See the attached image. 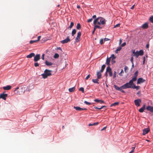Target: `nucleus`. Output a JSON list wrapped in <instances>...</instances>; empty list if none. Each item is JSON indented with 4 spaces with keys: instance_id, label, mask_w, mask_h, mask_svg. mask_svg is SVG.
<instances>
[{
    "instance_id": "obj_47",
    "label": "nucleus",
    "mask_w": 153,
    "mask_h": 153,
    "mask_svg": "<svg viewBox=\"0 0 153 153\" xmlns=\"http://www.w3.org/2000/svg\"><path fill=\"white\" fill-rule=\"evenodd\" d=\"M39 64L37 62H36L34 63V66L36 67H38L39 66Z\"/></svg>"
},
{
    "instance_id": "obj_7",
    "label": "nucleus",
    "mask_w": 153,
    "mask_h": 153,
    "mask_svg": "<svg viewBox=\"0 0 153 153\" xmlns=\"http://www.w3.org/2000/svg\"><path fill=\"white\" fill-rule=\"evenodd\" d=\"M128 83V87L127 88H131L133 89H136L137 90H138L140 88V86H136L133 83V84H129V82H127Z\"/></svg>"
},
{
    "instance_id": "obj_33",
    "label": "nucleus",
    "mask_w": 153,
    "mask_h": 153,
    "mask_svg": "<svg viewBox=\"0 0 153 153\" xmlns=\"http://www.w3.org/2000/svg\"><path fill=\"white\" fill-rule=\"evenodd\" d=\"M105 65H103L101 67V70L100 71H101V72H103L104 71L105 68Z\"/></svg>"
},
{
    "instance_id": "obj_56",
    "label": "nucleus",
    "mask_w": 153,
    "mask_h": 153,
    "mask_svg": "<svg viewBox=\"0 0 153 153\" xmlns=\"http://www.w3.org/2000/svg\"><path fill=\"white\" fill-rule=\"evenodd\" d=\"M94 108L95 109H99V110H100V109H102V108H101V107L100 108H98L97 107H94Z\"/></svg>"
},
{
    "instance_id": "obj_19",
    "label": "nucleus",
    "mask_w": 153,
    "mask_h": 153,
    "mask_svg": "<svg viewBox=\"0 0 153 153\" xmlns=\"http://www.w3.org/2000/svg\"><path fill=\"white\" fill-rule=\"evenodd\" d=\"M148 27V24L147 22L143 24L141 26V27L144 29H146Z\"/></svg>"
},
{
    "instance_id": "obj_26",
    "label": "nucleus",
    "mask_w": 153,
    "mask_h": 153,
    "mask_svg": "<svg viewBox=\"0 0 153 153\" xmlns=\"http://www.w3.org/2000/svg\"><path fill=\"white\" fill-rule=\"evenodd\" d=\"M75 89V87H74L72 88H69L68 89V90L70 92H72L74 91Z\"/></svg>"
},
{
    "instance_id": "obj_1",
    "label": "nucleus",
    "mask_w": 153,
    "mask_h": 153,
    "mask_svg": "<svg viewBox=\"0 0 153 153\" xmlns=\"http://www.w3.org/2000/svg\"><path fill=\"white\" fill-rule=\"evenodd\" d=\"M106 23L105 20L102 17H99L94 19L93 24L95 25H100L102 28L105 26Z\"/></svg>"
},
{
    "instance_id": "obj_18",
    "label": "nucleus",
    "mask_w": 153,
    "mask_h": 153,
    "mask_svg": "<svg viewBox=\"0 0 153 153\" xmlns=\"http://www.w3.org/2000/svg\"><path fill=\"white\" fill-rule=\"evenodd\" d=\"M146 109L151 112L153 113V107L152 106H149L146 107Z\"/></svg>"
},
{
    "instance_id": "obj_44",
    "label": "nucleus",
    "mask_w": 153,
    "mask_h": 153,
    "mask_svg": "<svg viewBox=\"0 0 153 153\" xmlns=\"http://www.w3.org/2000/svg\"><path fill=\"white\" fill-rule=\"evenodd\" d=\"M111 59H115L116 58V57L114 56V54H112L111 55V56L110 57Z\"/></svg>"
},
{
    "instance_id": "obj_6",
    "label": "nucleus",
    "mask_w": 153,
    "mask_h": 153,
    "mask_svg": "<svg viewBox=\"0 0 153 153\" xmlns=\"http://www.w3.org/2000/svg\"><path fill=\"white\" fill-rule=\"evenodd\" d=\"M128 83H126L124 85H123L121 86L120 87H119L116 85H114V87L117 90L120 91V88H123V89H125L127 88L128 87Z\"/></svg>"
},
{
    "instance_id": "obj_27",
    "label": "nucleus",
    "mask_w": 153,
    "mask_h": 153,
    "mask_svg": "<svg viewBox=\"0 0 153 153\" xmlns=\"http://www.w3.org/2000/svg\"><path fill=\"white\" fill-rule=\"evenodd\" d=\"M99 79H98V78H97V79H93L92 80V81L94 83L99 84V82H98Z\"/></svg>"
},
{
    "instance_id": "obj_57",
    "label": "nucleus",
    "mask_w": 153,
    "mask_h": 153,
    "mask_svg": "<svg viewBox=\"0 0 153 153\" xmlns=\"http://www.w3.org/2000/svg\"><path fill=\"white\" fill-rule=\"evenodd\" d=\"M126 45V43L125 42H124L121 45L122 47H124Z\"/></svg>"
},
{
    "instance_id": "obj_36",
    "label": "nucleus",
    "mask_w": 153,
    "mask_h": 153,
    "mask_svg": "<svg viewBox=\"0 0 153 153\" xmlns=\"http://www.w3.org/2000/svg\"><path fill=\"white\" fill-rule=\"evenodd\" d=\"M59 55L57 53H56L53 56V57L55 59H57L59 57Z\"/></svg>"
},
{
    "instance_id": "obj_51",
    "label": "nucleus",
    "mask_w": 153,
    "mask_h": 153,
    "mask_svg": "<svg viewBox=\"0 0 153 153\" xmlns=\"http://www.w3.org/2000/svg\"><path fill=\"white\" fill-rule=\"evenodd\" d=\"M143 64H144L145 63L146 59L145 56H144L143 57Z\"/></svg>"
},
{
    "instance_id": "obj_22",
    "label": "nucleus",
    "mask_w": 153,
    "mask_h": 153,
    "mask_svg": "<svg viewBox=\"0 0 153 153\" xmlns=\"http://www.w3.org/2000/svg\"><path fill=\"white\" fill-rule=\"evenodd\" d=\"M35 56V53H30V54L27 56V58H31L33 56Z\"/></svg>"
},
{
    "instance_id": "obj_24",
    "label": "nucleus",
    "mask_w": 153,
    "mask_h": 153,
    "mask_svg": "<svg viewBox=\"0 0 153 153\" xmlns=\"http://www.w3.org/2000/svg\"><path fill=\"white\" fill-rule=\"evenodd\" d=\"M111 59V57H110L109 58H108L106 59V63L107 65L109 66L110 65V62Z\"/></svg>"
},
{
    "instance_id": "obj_60",
    "label": "nucleus",
    "mask_w": 153,
    "mask_h": 153,
    "mask_svg": "<svg viewBox=\"0 0 153 153\" xmlns=\"http://www.w3.org/2000/svg\"><path fill=\"white\" fill-rule=\"evenodd\" d=\"M146 48H149V45L148 44H147L146 45Z\"/></svg>"
},
{
    "instance_id": "obj_35",
    "label": "nucleus",
    "mask_w": 153,
    "mask_h": 153,
    "mask_svg": "<svg viewBox=\"0 0 153 153\" xmlns=\"http://www.w3.org/2000/svg\"><path fill=\"white\" fill-rule=\"evenodd\" d=\"M128 67L126 66H125L124 67V71L125 72L127 73L128 72Z\"/></svg>"
},
{
    "instance_id": "obj_64",
    "label": "nucleus",
    "mask_w": 153,
    "mask_h": 153,
    "mask_svg": "<svg viewBox=\"0 0 153 153\" xmlns=\"http://www.w3.org/2000/svg\"><path fill=\"white\" fill-rule=\"evenodd\" d=\"M100 102L101 103H104V101L101 100H100Z\"/></svg>"
},
{
    "instance_id": "obj_42",
    "label": "nucleus",
    "mask_w": 153,
    "mask_h": 153,
    "mask_svg": "<svg viewBox=\"0 0 153 153\" xmlns=\"http://www.w3.org/2000/svg\"><path fill=\"white\" fill-rule=\"evenodd\" d=\"M37 42L36 40H30V43L31 44H32L34 42Z\"/></svg>"
},
{
    "instance_id": "obj_15",
    "label": "nucleus",
    "mask_w": 153,
    "mask_h": 153,
    "mask_svg": "<svg viewBox=\"0 0 153 153\" xmlns=\"http://www.w3.org/2000/svg\"><path fill=\"white\" fill-rule=\"evenodd\" d=\"M74 108H75L76 110L79 111L81 110H87L86 108H82L78 106H74Z\"/></svg>"
},
{
    "instance_id": "obj_23",
    "label": "nucleus",
    "mask_w": 153,
    "mask_h": 153,
    "mask_svg": "<svg viewBox=\"0 0 153 153\" xmlns=\"http://www.w3.org/2000/svg\"><path fill=\"white\" fill-rule=\"evenodd\" d=\"M145 108V105L144 104L143 107L139 109V111L140 112L142 113L144 111Z\"/></svg>"
},
{
    "instance_id": "obj_28",
    "label": "nucleus",
    "mask_w": 153,
    "mask_h": 153,
    "mask_svg": "<svg viewBox=\"0 0 153 153\" xmlns=\"http://www.w3.org/2000/svg\"><path fill=\"white\" fill-rule=\"evenodd\" d=\"M119 104V102H115L111 104L110 105V106L112 107L113 106H117V105H118Z\"/></svg>"
},
{
    "instance_id": "obj_4",
    "label": "nucleus",
    "mask_w": 153,
    "mask_h": 153,
    "mask_svg": "<svg viewBox=\"0 0 153 153\" xmlns=\"http://www.w3.org/2000/svg\"><path fill=\"white\" fill-rule=\"evenodd\" d=\"M25 86L23 85L19 89V90L17 91L16 94H23L25 90H26V88Z\"/></svg>"
},
{
    "instance_id": "obj_32",
    "label": "nucleus",
    "mask_w": 153,
    "mask_h": 153,
    "mask_svg": "<svg viewBox=\"0 0 153 153\" xmlns=\"http://www.w3.org/2000/svg\"><path fill=\"white\" fill-rule=\"evenodd\" d=\"M76 30L75 29H74L72 31V35L73 36L76 33Z\"/></svg>"
},
{
    "instance_id": "obj_49",
    "label": "nucleus",
    "mask_w": 153,
    "mask_h": 153,
    "mask_svg": "<svg viewBox=\"0 0 153 153\" xmlns=\"http://www.w3.org/2000/svg\"><path fill=\"white\" fill-rule=\"evenodd\" d=\"M93 20V19L92 18H91L90 19H88V21H87V22H91L92 21V20Z\"/></svg>"
},
{
    "instance_id": "obj_17",
    "label": "nucleus",
    "mask_w": 153,
    "mask_h": 153,
    "mask_svg": "<svg viewBox=\"0 0 153 153\" xmlns=\"http://www.w3.org/2000/svg\"><path fill=\"white\" fill-rule=\"evenodd\" d=\"M102 28V27H101L100 25H94V30L92 31V34H94V33L95 32V31L97 28L98 29H101Z\"/></svg>"
},
{
    "instance_id": "obj_3",
    "label": "nucleus",
    "mask_w": 153,
    "mask_h": 153,
    "mask_svg": "<svg viewBox=\"0 0 153 153\" xmlns=\"http://www.w3.org/2000/svg\"><path fill=\"white\" fill-rule=\"evenodd\" d=\"M132 53L133 54V56H135L137 58L139 56H142L143 54V50H141L139 51H135V50H134L132 52Z\"/></svg>"
},
{
    "instance_id": "obj_52",
    "label": "nucleus",
    "mask_w": 153,
    "mask_h": 153,
    "mask_svg": "<svg viewBox=\"0 0 153 153\" xmlns=\"http://www.w3.org/2000/svg\"><path fill=\"white\" fill-rule=\"evenodd\" d=\"M100 43L101 45H102L103 44V39H102L100 40Z\"/></svg>"
},
{
    "instance_id": "obj_55",
    "label": "nucleus",
    "mask_w": 153,
    "mask_h": 153,
    "mask_svg": "<svg viewBox=\"0 0 153 153\" xmlns=\"http://www.w3.org/2000/svg\"><path fill=\"white\" fill-rule=\"evenodd\" d=\"M100 100H98V99H95L94 100V101L96 102H99L100 101Z\"/></svg>"
},
{
    "instance_id": "obj_14",
    "label": "nucleus",
    "mask_w": 153,
    "mask_h": 153,
    "mask_svg": "<svg viewBox=\"0 0 153 153\" xmlns=\"http://www.w3.org/2000/svg\"><path fill=\"white\" fill-rule=\"evenodd\" d=\"M149 131L150 129L149 128H145L143 130V135H145V134H147L149 132Z\"/></svg>"
},
{
    "instance_id": "obj_59",
    "label": "nucleus",
    "mask_w": 153,
    "mask_h": 153,
    "mask_svg": "<svg viewBox=\"0 0 153 153\" xmlns=\"http://www.w3.org/2000/svg\"><path fill=\"white\" fill-rule=\"evenodd\" d=\"M141 94V92L140 91H139L137 93V94L138 95H139L140 94Z\"/></svg>"
},
{
    "instance_id": "obj_21",
    "label": "nucleus",
    "mask_w": 153,
    "mask_h": 153,
    "mask_svg": "<svg viewBox=\"0 0 153 153\" xmlns=\"http://www.w3.org/2000/svg\"><path fill=\"white\" fill-rule=\"evenodd\" d=\"M102 72H101V71L97 72V78H98V79H100L101 78V77H102L101 73Z\"/></svg>"
},
{
    "instance_id": "obj_5",
    "label": "nucleus",
    "mask_w": 153,
    "mask_h": 153,
    "mask_svg": "<svg viewBox=\"0 0 153 153\" xmlns=\"http://www.w3.org/2000/svg\"><path fill=\"white\" fill-rule=\"evenodd\" d=\"M138 71H136L134 74V76L129 82V84H133V82L136 81L137 79V77L138 76Z\"/></svg>"
},
{
    "instance_id": "obj_20",
    "label": "nucleus",
    "mask_w": 153,
    "mask_h": 153,
    "mask_svg": "<svg viewBox=\"0 0 153 153\" xmlns=\"http://www.w3.org/2000/svg\"><path fill=\"white\" fill-rule=\"evenodd\" d=\"M11 88V86L10 85H8L6 86L3 87V88L4 90H10Z\"/></svg>"
},
{
    "instance_id": "obj_43",
    "label": "nucleus",
    "mask_w": 153,
    "mask_h": 153,
    "mask_svg": "<svg viewBox=\"0 0 153 153\" xmlns=\"http://www.w3.org/2000/svg\"><path fill=\"white\" fill-rule=\"evenodd\" d=\"M120 24H118L116 25H114V28H116V27H119L120 26Z\"/></svg>"
},
{
    "instance_id": "obj_31",
    "label": "nucleus",
    "mask_w": 153,
    "mask_h": 153,
    "mask_svg": "<svg viewBox=\"0 0 153 153\" xmlns=\"http://www.w3.org/2000/svg\"><path fill=\"white\" fill-rule=\"evenodd\" d=\"M99 123L98 122H96L95 123H89L88 124V126H95L96 125H97L99 124Z\"/></svg>"
},
{
    "instance_id": "obj_12",
    "label": "nucleus",
    "mask_w": 153,
    "mask_h": 153,
    "mask_svg": "<svg viewBox=\"0 0 153 153\" xmlns=\"http://www.w3.org/2000/svg\"><path fill=\"white\" fill-rule=\"evenodd\" d=\"M7 96V94H4V93L1 94H0V98H2L4 100H5Z\"/></svg>"
},
{
    "instance_id": "obj_37",
    "label": "nucleus",
    "mask_w": 153,
    "mask_h": 153,
    "mask_svg": "<svg viewBox=\"0 0 153 153\" xmlns=\"http://www.w3.org/2000/svg\"><path fill=\"white\" fill-rule=\"evenodd\" d=\"M149 20L153 24V16H152L150 17Z\"/></svg>"
},
{
    "instance_id": "obj_10",
    "label": "nucleus",
    "mask_w": 153,
    "mask_h": 153,
    "mask_svg": "<svg viewBox=\"0 0 153 153\" xmlns=\"http://www.w3.org/2000/svg\"><path fill=\"white\" fill-rule=\"evenodd\" d=\"M70 41L71 40L70 39L69 37L68 36L66 39L61 41V43L62 44H64L65 43H67L68 42H70Z\"/></svg>"
},
{
    "instance_id": "obj_40",
    "label": "nucleus",
    "mask_w": 153,
    "mask_h": 153,
    "mask_svg": "<svg viewBox=\"0 0 153 153\" xmlns=\"http://www.w3.org/2000/svg\"><path fill=\"white\" fill-rule=\"evenodd\" d=\"M123 73H124L123 70V69H122L120 72L119 74V75L120 76H123L122 74Z\"/></svg>"
},
{
    "instance_id": "obj_45",
    "label": "nucleus",
    "mask_w": 153,
    "mask_h": 153,
    "mask_svg": "<svg viewBox=\"0 0 153 153\" xmlns=\"http://www.w3.org/2000/svg\"><path fill=\"white\" fill-rule=\"evenodd\" d=\"M90 74L88 75L85 78V79L86 80L88 79L90 77Z\"/></svg>"
},
{
    "instance_id": "obj_8",
    "label": "nucleus",
    "mask_w": 153,
    "mask_h": 153,
    "mask_svg": "<svg viewBox=\"0 0 153 153\" xmlns=\"http://www.w3.org/2000/svg\"><path fill=\"white\" fill-rule=\"evenodd\" d=\"M142 100L140 99H138L134 100L135 105L137 107L140 106Z\"/></svg>"
},
{
    "instance_id": "obj_53",
    "label": "nucleus",
    "mask_w": 153,
    "mask_h": 153,
    "mask_svg": "<svg viewBox=\"0 0 153 153\" xmlns=\"http://www.w3.org/2000/svg\"><path fill=\"white\" fill-rule=\"evenodd\" d=\"M41 38V36H40L38 37H37V40H36L37 42L39 41L40 39Z\"/></svg>"
},
{
    "instance_id": "obj_58",
    "label": "nucleus",
    "mask_w": 153,
    "mask_h": 153,
    "mask_svg": "<svg viewBox=\"0 0 153 153\" xmlns=\"http://www.w3.org/2000/svg\"><path fill=\"white\" fill-rule=\"evenodd\" d=\"M104 41H108V40H110L109 39H108V38H105L104 39Z\"/></svg>"
},
{
    "instance_id": "obj_48",
    "label": "nucleus",
    "mask_w": 153,
    "mask_h": 153,
    "mask_svg": "<svg viewBox=\"0 0 153 153\" xmlns=\"http://www.w3.org/2000/svg\"><path fill=\"white\" fill-rule=\"evenodd\" d=\"M132 57L131 59V62L132 63H133V55H132Z\"/></svg>"
},
{
    "instance_id": "obj_34",
    "label": "nucleus",
    "mask_w": 153,
    "mask_h": 153,
    "mask_svg": "<svg viewBox=\"0 0 153 153\" xmlns=\"http://www.w3.org/2000/svg\"><path fill=\"white\" fill-rule=\"evenodd\" d=\"M76 28L78 30H79L81 28V25L79 23H78L76 26Z\"/></svg>"
},
{
    "instance_id": "obj_11",
    "label": "nucleus",
    "mask_w": 153,
    "mask_h": 153,
    "mask_svg": "<svg viewBox=\"0 0 153 153\" xmlns=\"http://www.w3.org/2000/svg\"><path fill=\"white\" fill-rule=\"evenodd\" d=\"M106 72H108L110 76H112L111 69L109 66L108 67L106 68Z\"/></svg>"
},
{
    "instance_id": "obj_54",
    "label": "nucleus",
    "mask_w": 153,
    "mask_h": 153,
    "mask_svg": "<svg viewBox=\"0 0 153 153\" xmlns=\"http://www.w3.org/2000/svg\"><path fill=\"white\" fill-rule=\"evenodd\" d=\"M122 89H123V88H120V91H121L123 93H125V91H123Z\"/></svg>"
},
{
    "instance_id": "obj_16",
    "label": "nucleus",
    "mask_w": 153,
    "mask_h": 153,
    "mask_svg": "<svg viewBox=\"0 0 153 153\" xmlns=\"http://www.w3.org/2000/svg\"><path fill=\"white\" fill-rule=\"evenodd\" d=\"M145 81V80L143 78H140L137 79V84H140L141 83L144 82Z\"/></svg>"
},
{
    "instance_id": "obj_9",
    "label": "nucleus",
    "mask_w": 153,
    "mask_h": 153,
    "mask_svg": "<svg viewBox=\"0 0 153 153\" xmlns=\"http://www.w3.org/2000/svg\"><path fill=\"white\" fill-rule=\"evenodd\" d=\"M81 35V33L79 31L77 33V37L75 38V41L76 42H78L80 41V37Z\"/></svg>"
},
{
    "instance_id": "obj_38",
    "label": "nucleus",
    "mask_w": 153,
    "mask_h": 153,
    "mask_svg": "<svg viewBox=\"0 0 153 153\" xmlns=\"http://www.w3.org/2000/svg\"><path fill=\"white\" fill-rule=\"evenodd\" d=\"M79 91H81L82 93H84V90L83 88L81 87L79 89Z\"/></svg>"
},
{
    "instance_id": "obj_61",
    "label": "nucleus",
    "mask_w": 153,
    "mask_h": 153,
    "mask_svg": "<svg viewBox=\"0 0 153 153\" xmlns=\"http://www.w3.org/2000/svg\"><path fill=\"white\" fill-rule=\"evenodd\" d=\"M44 54H43L42 56V59H43V60H44Z\"/></svg>"
},
{
    "instance_id": "obj_29",
    "label": "nucleus",
    "mask_w": 153,
    "mask_h": 153,
    "mask_svg": "<svg viewBox=\"0 0 153 153\" xmlns=\"http://www.w3.org/2000/svg\"><path fill=\"white\" fill-rule=\"evenodd\" d=\"M122 48L121 47H119L116 50H115V52L116 53H118V51H120L121 49Z\"/></svg>"
},
{
    "instance_id": "obj_2",
    "label": "nucleus",
    "mask_w": 153,
    "mask_h": 153,
    "mask_svg": "<svg viewBox=\"0 0 153 153\" xmlns=\"http://www.w3.org/2000/svg\"><path fill=\"white\" fill-rule=\"evenodd\" d=\"M51 70H49L48 69H45L44 72V73L42 74V77L44 79H46L47 78L48 76H50L51 75Z\"/></svg>"
},
{
    "instance_id": "obj_62",
    "label": "nucleus",
    "mask_w": 153,
    "mask_h": 153,
    "mask_svg": "<svg viewBox=\"0 0 153 153\" xmlns=\"http://www.w3.org/2000/svg\"><path fill=\"white\" fill-rule=\"evenodd\" d=\"M135 5H133L131 8V10H133L134 8V6Z\"/></svg>"
},
{
    "instance_id": "obj_63",
    "label": "nucleus",
    "mask_w": 153,
    "mask_h": 153,
    "mask_svg": "<svg viewBox=\"0 0 153 153\" xmlns=\"http://www.w3.org/2000/svg\"><path fill=\"white\" fill-rule=\"evenodd\" d=\"M96 15H94V16H92V19H95V18H96Z\"/></svg>"
},
{
    "instance_id": "obj_25",
    "label": "nucleus",
    "mask_w": 153,
    "mask_h": 153,
    "mask_svg": "<svg viewBox=\"0 0 153 153\" xmlns=\"http://www.w3.org/2000/svg\"><path fill=\"white\" fill-rule=\"evenodd\" d=\"M45 63L48 66L51 65H53V63H52L48 62L47 61H45Z\"/></svg>"
},
{
    "instance_id": "obj_39",
    "label": "nucleus",
    "mask_w": 153,
    "mask_h": 153,
    "mask_svg": "<svg viewBox=\"0 0 153 153\" xmlns=\"http://www.w3.org/2000/svg\"><path fill=\"white\" fill-rule=\"evenodd\" d=\"M84 103L86 104V105H91V103L90 102H88L87 101H85L84 102Z\"/></svg>"
},
{
    "instance_id": "obj_46",
    "label": "nucleus",
    "mask_w": 153,
    "mask_h": 153,
    "mask_svg": "<svg viewBox=\"0 0 153 153\" xmlns=\"http://www.w3.org/2000/svg\"><path fill=\"white\" fill-rule=\"evenodd\" d=\"M115 62V61L114 60V59H111V63L112 64H113Z\"/></svg>"
},
{
    "instance_id": "obj_50",
    "label": "nucleus",
    "mask_w": 153,
    "mask_h": 153,
    "mask_svg": "<svg viewBox=\"0 0 153 153\" xmlns=\"http://www.w3.org/2000/svg\"><path fill=\"white\" fill-rule=\"evenodd\" d=\"M116 71H114V76H113V78H114L116 77Z\"/></svg>"
},
{
    "instance_id": "obj_13",
    "label": "nucleus",
    "mask_w": 153,
    "mask_h": 153,
    "mask_svg": "<svg viewBox=\"0 0 153 153\" xmlns=\"http://www.w3.org/2000/svg\"><path fill=\"white\" fill-rule=\"evenodd\" d=\"M40 58V55L39 54H36L35 56L34 60L35 62H36L38 61Z\"/></svg>"
},
{
    "instance_id": "obj_41",
    "label": "nucleus",
    "mask_w": 153,
    "mask_h": 153,
    "mask_svg": "<svg viewBox=\"0 0 153 153\" xmlns=\"http://www.w3.org/2000/svg\"><path fill=\"white\" fill-rule=\"evenodd\" d=\"M135 148V147H132V150L129 153H133L134 152Z\"/></svg>"
},
{
    "instance_id": "obj_30",
    "label": "nucleus",
    "mask_w": 153,
    "mask_h": 153,
    "mask_svg": "<svg viewBox=\"0 0 153 153\" xmlns=\"http://www.w3.org/2000/svg\"><path fill=\"white\" fill-rule=\"evenodd\" d=\"M74 23L73 22H71V24L70 26H69V27L68 28V29L69 30H70L72 27H73V26H74Z\"/></svg>"
}]
</instances>
